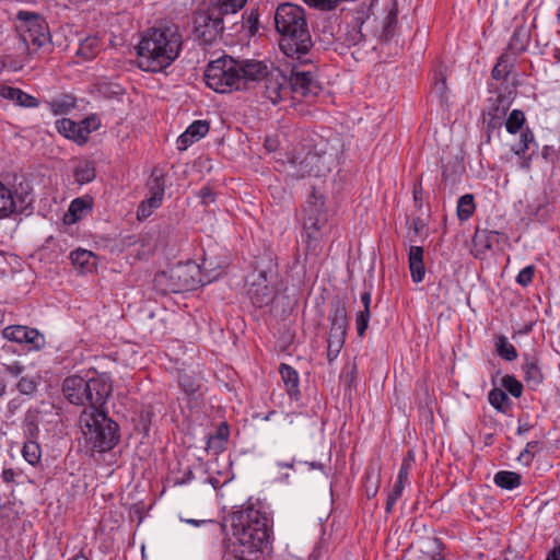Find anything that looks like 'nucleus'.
Returning a JSON list of instances; mask_svg holds the SVG:
<instances>
[{"label":"nucleus","mask_w":560,"mask_h":560,"mask_svg":"<svg viewBox=\"0 0 560 560\" xmlns=\"http://www.w3.org/2000/svg\"><path fill=\"white\" fill-rule=\"evenodd\" d=\"M252 278L247 293L253 305L259 308L269 305L275 299V290L270 285L267 272L259 271Z\"/></svg>","instance_id":"ddd939ff"},{"label":"nucleus","mask_w":560,"mask_h":560,"mask_svg":"<svg viewBox=\"0 0 560 560\" xmlns=\"http://www.w3.org/2000/svg\"><path fill=\"white\" fill-rule=\"evenodd\" d=\"M224 442L219 441L214 436L210 435L207 440V451H211L214 455L222 453L225 450Z\"/></svg>","instance_id":"6e6d98bb"},{"label":"nucleus","mask_w":560,"mask_h":560,"mask_svg":"<svg viewBox=\"0 0 560 560\" xmlns=\"http://www.w3.org/2000/svg\"><path fill=\"white\" fill-rule=\"evenodd\" d=\"M198 275V266L195 264H177L154 276L153 289L164 295L191 290L199 282Z\"/></svg>","instance_id":"0eeeda50"},{"label":"nucleus","mask_w":560,"mask_h":560,"mask_svg":"<svg viewBox=\"0 0 560 560\" xmlns=\"http://www.w3.org/2000/svg\"><path fill=\"white\" fill-rule=\"evenodd\" d=\"M205 80L207 85L218 93L244 89V81L238 75L237 60L229 56L211 61L206 68Z\"/></svg>","instance_id":"423d86ee"},{"label":"nucleus","mask_w":560,"mask_h":560,"mask_svg":"<svg viewBox=\"0 0 560 560\" xmlns=\"http://www.w3.org/2000/svg\"><path fill=\"white\" fill-rule=\"evenodd\" d=\"M153 208H149L148 199L145 201H142L141 205L138 208V219H145L151 214Z\"/></svg>","instance_id":"338daca9"},{"label":"nucleus","mask_w":560,"mask_h":560,"mask_svg":"<svg viewBox=\"0 0 560 560\" xmlns=\"http://www.w3.org/2000/svg\"><path fill=\"white\" fill-rule=\"evenodd\" d=\"M524 362L522 364V371L524 373V381L527 386L535 390L544 382V373L539 363V359L536 355L525 353L523 355Z\"/></svg>","instance_id":"dca6fc26"},{"label":"nucleus","mask_w":560,"mask_h":560,"mask_svg":"<svg viewBox=\"0 0 560 560\" xmlns=\"http://www.w3.org/2000/svg\"><path fill=\"white\" fill-rule=\"evenodd\" d=\"M405 485L406 483H404L401 481H398V480H396V482L394 483L390 492L388 493L387 501H386L385 510H386L387 513H390L393 511L394 505L396 504V501L402 494V491L405 489Z\"/></svg>","instance_id":"a18cd8bd"},{"label":"nucleus","mask_w":560,"mask_h":560,"mask_svg":"<svg viewBox=\"0 0 560 560\" xmlns=\"http://www.w3.org/2000/svg\"><path fill=\"white\" fill-rule=\"evenodd\" d=\"M529 446H538L537 441L528 442L526 448L520 454L518 459L524 460L526 464L530 463L534 458L533 453L529 451Z\"/></svg>","instance_id":"69168bd1"},{"label":"nucleus","mask_w":560,"mask_h":560,"mask_svg":"<svg viewBox=\"0 0 560 560\" xmlns=\"http://www.w3.org/2000/svg\"><path fill=\"white\" fill-rule=\"evenodd\" d=\"M56 127L59 133L78 144H84L92 131V129L85 127V122H75L69 118L57 120Z\"/></svg>","instance_id":"2eb2a0df"},{"label":"nucleus","mask_w":560,"mask_h":560,"mask_svg":"<svg viewBox=\"0 0 560 560\" xmlns=\"http://www.w3.org/2000/svg\"><path fill=\"white\" fill-rule=\"evenodd\" d=\"M511 101L505 95L499 94L493 98H489V105L483 113V124L488 133L500 130L506 119Z\"/></svg>","instance_id":"f8f14e48"},{"label":"nucleus","mask_w":560,"mask_h":560,"mask_svg":"<svg viewBox=\"0 0 560 560\" xmlns=\"http://www.w3.org/2000/svg\"><path fill=\"white\" fill-rule=\"evenodd\" d=\"M225 521L233 536L228 550L235 559L258 560L271 549L272 524L261 506L248 504L233 511Z\"/></svg>","instance_id":"f257e3e1"},{"label":"nucleus","mask_w":560,"mask_h":560,"mask_svg":"<svg viewBox=\"0 0 560 560\" xmlns=\"http://www.w3.org/2000/svg\"><path fill=\"white\" fill-rule=\"evenodd\" d=\"M371 317L370 311H360L357 315V331L360 337H363L368 327L369 320Z\"/></svg>","instance_id":"3c124183"},{"label":"nucleus","mask_w":560,"mask_h":560,"mask_svg":"<svg viewBox=\"0 0 560 560\" xmlns=\"http://www.w3.org/2000/svg\"><path fill=\"white\" fill-rule=\"evenodd\" d=\"M408 262L412 281L416 283L421 282L425 275L423 248L421 246H410Z\"/></svg>","instance_id":"6ab92c4d"},{"label":"nucleus","mask_w":560,"mask_h":560,"mask_svg":"<svg viewBox=\"0 0 560 560\" xmlns=\"http://www.w3.org/2000/svg\"><path fill=\"white\" fill-rule=\"evenodd\" d=\"M501 233L498 231H491V230H481L477 229L472 242L475 246L480 247L483 252L490 250L493 248L495 244H499L500 242Z\"/></svg>","instance_id":"5701e85b"},{"label":"nucleus","mask_w":560,"mask_h":560,"mask_svg":"<svg viewBox=\"0 0 560 560\" xmlns=\"http://www.w3.org/2000/svg\"><path fill=\"white\" fill-rule=\"evenodd\" d=\"M525 121L526 118L524 112L521 109H513L505 119L504 126L509 133L516 135L523 130Z\"/></svg>","instance_id":"72a5a7b5"},{"label":"nucleus","mask_w":560,"mask_h":560,"mask_svg":"<svg viewBox=\"0 0 560 560\" xmlns=\"http://www.w3.org/2000/svg\"><path fill=\"white\" fill-rule=\"evenodd\" d=\"M238 75L244 81V89L248 90L253 82L264 80L270 72L265 62L255 59L237 60Z\"/></svg>","instance_id":"4468645a"},{"label":"nucleus","mask_w":560,"mask_h":560,"mask_svg":"<svg viewBox=\"0 0 560 560\" xmlns=\"http://www.w3.org/2000/svg\"><path fill=\"white\" fill-rule=\"evenodd\" d=\"M62 393L67 400L78 406H89L86 409L104 407L112 393V384L105 375L84 378L71 375L63 380Z\"/></svg>","instance_id":"39448f33"},{"label":"nucleus","mask_w":560,"mask_h":560,"mask_svg":"<svg viewBox=\"0 0 560 560\" xmlns=\"http://www.w3.org/2000/svg\"><path fill=\"white\" fill-rule=\"evenodd\" d=\"M16 472L12 468H5L2 470L1 478L5 483H13L15 481Z\"/></svg>","instance_id":"774afa93"},{"label":"nucleus","mask_w":560,"mask_h":560,"mask_svg":"<svg viewBox=\"0 0 560 560\" xmlns=\"http://www.w3.org/2000/svg\"><path fill=\"white\" fill-rule=\"evenodd\" d=\"M73 176L75 182L80 185L92 182L96 176L94 163L91 161L81 162L75 167Z\"/></svg>","instance_id":"7c9ffc66"},{"label":"nucleus","mask_w":560,"mask_h":560,"mask_svg":"<svg viewBox=\"0 0 560 560\" xmlns=\"http://www.w3.org/2000/svg\"><path fill=\"white\" fill-rule=\"evenodd\" d=\"M380 488V475L373 468L368 469L365 474L364 489L369 499L374 498Z\"/></svg>","instance_id":"4c0bfd02"},{"label":"nucleus","mask_w":560,"mask_h":560,"mask_svg":"<svg viewBox=\"0 0 560 560\" xmlns=\"http://www.w3.org/2000/svg\"><path fill=\"white\" fill-rule=\"evenodd\" d=\"M305 3H307L311 7L322 9V10H334L337 4L338 0H303Z\"/></svg>","instance_id":"5fc2aeb1"},{"label":"nucleus","mask_w":560,"mask_h":560,"mask_svg":"<svg viewBox=\"0 0 560 560\" xmlns=\"http://www.w3.org/2000/svg\"><path fill=\"white\" fill-rule=\"evenodd\" d=\"M324 233L315 232V231H305L302 232V242L305 244L304 249V260L305 261H314L319 257L324 247Z\"/></svg>","instance_id":"f3484780"},{"label":"nucleus","mask_w":560,"mask_h":560,"mask_svg":"<svg viewBox=\"0 0 560 560\" xmlns=\"http://www.w3.org/2000/svg\"><path fill=\"white\" fill-rule=\"evenodd\" d=\"M24 435L26 440H35L37 441L39 429L38 425L33 421L26 419L24 422Z\"/></svg>","instance_id":"864d4df0"},{"label":"nucleus","mask_w":560,"mask_h":560,"mask_svg":"<svg viewBox=\"0 0 560 560\" xmlns=\"http://www.w3.org/2000/svg\"><path fill=\"white\" fill-rule=\"evenodd\" d=\"M184 38L177 25L151 27L137 45L138 66L148 72H161L180 55Z\"/></svg>","instance_id":"7ed1b4c3"},{"label":"nucleus","mask_w":560,"mask_h":560,"mask_svg":"<svg viewBox=\"0 0 560 560\" xmlns=\"http://www.w3.org/2000/svg\"><path fill=\"white\" fill-rule=\"evenodd\" d=\"M22 455L24 459L32 466H36L39 464L42 459V448L37 441L35 440H25Z\"/></svg>","instance_id":"2f4dec72"},{"label":"nucleus","mask_w":560,"mask_h":560,"mask_svg":"<svg viewBox=\"0 0 560 560\" xmlns=\"http://www.w3.org/2000/svg\"><path fill=\"white\" fill-rule=\"evenodd\" d=\"M243 28L247 35L253 37L259 30V14L257 10H252L246 16L243 15Z\"/></svg>","instance_id":"79ce46f5"},{"label":"nucleus","mask_w":560,"mask_h":560,"mask_svg":"<svg viewBox=\"0 0 560 560\" xmlns=\"http://www.w3.org/2000/svg\"><path fill=\"white\" fill-rule=\"evenodd\" d=\"M415 463V455L411 451L407 453V455L402 458L401 466L398 472L397 480L401 481L404 483L407 482L409 472L412 468V465Z\"/></svg>","instance_id":"49530a36"},{"label":"nucleus","mask_w":560,"mask_h":560,"mask_svg":"<svg viewBox=\"0 0 560 560\" xmlns=\"http://www.w3.org/2000/svg\"><path fill=\"white\" fill-rule=\"evenodd\" d=\"M488 399L490 405L499 412L506 413L511 408V400L506 393L500 388H492L489 392Z\"/></svg>","instance_id":"c85d7f7f"},{"label":"nucleus","mask_w":560,"mask_h":560,"mask_svg":"<svg viewBox=\"0 0 560 560\" xmlns=\"http://www.w3.org/2000/svg\"><path fill=\"white\" fill-rule=\"evenodd\" d=\"M275 25L280 35L281 51L303 65L312 62L310 52L314 42L304 9L290 2L279 4L275 12Z\"/></svg>","instance_id":"f03ea898"},{"label":"nucleus","mask_w":560,"mask_h":560,"mask_svg":"<svg viewBox=\"0 0 560 560\" xmlns=\"http://www.w3.org/2000/svg\"><path fill=\"white\" fill-rule=\"evenodd\" d=\"M396 24H397L396 14H389L385 20L383 33H382V36L386 40H388L389 38L393 37Z\"/></svg>","instance_id":"603ef678"},{"label":"nucleus","mask_w":560,"mask_h":560,"mask_svg":"<svg viewBox=\"0 0 560 560\" xmlns=\"http://www.w3.org/2000/svg\"><path fill=\"white\" fill-rule=\"evenodd\" d=\"M475 211V202L474 196L470 194H466L462 196L458 200L457 205V215L459 220L469 219Z\"/></svg>","instance_id":"c9c22d12"},{"label":"nucleus","mask_w":560,"mask_h":560,"mask_svg":"<svg viewBox=\"0 0 560 560\" xmlns=\"http://www.w3.org/2000/svg\"><path fill=\"white\" fill-rule=\"evenodd\" d=\"M532 145L537 148L535 136L530 128L526 127L525 129L522 130L518 142L512 148L514 154L524 159L525 167H528L529 162L533 158V153L526 156V152L530 149Z\"/></svg>","instance_id":"412c9836"},{"label":"nucleus","mask_w":560,"mask_h":560,"mask_svg":"<svg viewBox=\"0 0 560 560\" xmlns=\"http://www.w3.org/2000/svg\"><path fill=\"white\" fill-rule=\"evenodd\" d=\"M324 205V197L313 189L304 207V217H328Z\"/></svg>","instance_id":"a878e982"},{"label":"nucleus","mask_w":560,"mask_h":560,"mask_svg":"<svg viewBox=\"0 0 560 560\" xmlns=\"http://www.w3.org/2000/svg\"><path fill=\"white\" fill-rule=\"evenodd\" d=\"M229 435H230L229 427L225 422H223L218 427L217 432L212 436H214L215 439H218L221 442L226 443Z\"/></svg>","instance_id":"e2e57ef3"},{"label":"nucleus","mask_w":560,"mask_h":560,"mask_svg":"<svg viewBox=\"0 0 560 560\" xmlns=\"http://www.w3.org/2000/svg\"><path fill=\"white\" fill-rule=\"evenodd\" d=\"M80 428L85 445L93 452L112 451L120 440L119 425L107 416L103 407L84 409L80 416Z\"/></svg>","instance_id":"20e7f679"},{"label":"nucleus","mask_w":560,"mask_h":560,"mask_svg":"<svg viewBox=\"0 0 560 560\" xmlns=\"http://www.w3.org/2000/svg\"><path fill=\"white\" fill-rule=\"evenodd\" d=\"M329 322L347 330L348 316L347 308L343 304L338 302L336 305H334L331 314L329 315Z\"/></svg>","instance_id":"58836bf2"},{"label":"nucleus","mask_w":560,"mask_h":560,"mask_svg":"<svg viewBox=\"0 0 560 560\" xmlns=\"http://www.w3.org/2000/svg\"><path fill=\"white\" fill-rule=\"evenodd\" d=\"M165 189V180L162 175L153 176L150 183L151 197L148 199L149 208L160 207Z\"/></svg>","instance_id":"cd10ccee"},{"label":"nucleus","mask_w":560,"mask_h":560,"mask_svg":"<svg viewBox=\"0 0 560 560\" xmlns=\"http://www.w3.org/2000/svg\"><path fill=\"white\" fill-rule=\"evenodd\" d=\"M495 351L499 357L506 361H514L517 358V351L515 347L509 342L508 338L503 335L497 337Z\"/></svg>","instance_id":"473e14b6"},{"label":"nucleus","mask_w":560,"mask_h":560,"mask_svg":"<svg viewBox=\"0 0 560 560\" xmlns=\"http://www.w3.org/2000/svg\"><path fill=\"white\" fill-rule=\"evenodd\" d=\"M93 198L91 196H83L75 198L71 201L68 212L65 215V221L73 224L81 220L89 211L92 210Z\"/></svg>","instance_id":"a211bd4d"},{"label":"nucleus","mask_w":560,"mask_h":560,"mask_svg":"<svg viewBox=\"0 0 560 560\" xmlns=\"http://www.w3.org/2000/svg\"><path fill=\"white\" fill-rule=\"evenodd\" d=\"M23 343H30L38 350L44 347L45 339L37 329L27 327V334L24 336Z\"/></svg>","instance_id":"de8ad7c7"},{"label":"nucleus","mask_w":560,"mask_h":560,"mask_svg":"<svg viewBox=\"0 0 560 560\" xmlns=\"http://www.w3.org/2000/svg\"><path fill=\"white\" fill-rule=\"evenodd\" d=\"M303 230L322 232L324 234H327L328 217H320V218L304 217Z\"/></svg>","instance_id":"e433bc0d"},{"label":"nucleus","mask_w":560,"mask_h":560,"mask_svg":"<svg viewBox=\"0 0 560 560\" xmlns=\"http://www.w3.org/2000/svg\"><path fill=\"white\" fill-rule=\"evenodd\" d=\"M210 126L206 120H196L187 129L190 139L198 141L209 132Z\"/></svg>","instance_id":"37998d69"},{"label":"nucleus","mask_w":560,"mask_h":560,"mask_svg":"<svg viewBox=\"0 0 560 560\" xmlns=\"http://www.w3.org/2000/svg\"><path fill=\"white\" fill-rule=\"evenodd\" d=\"M4 371L11 376L19 377L25 371V366L22 365L19 361H13L9 364H3Z\"/></svg>","instance_id":"13d9d810"},{"label":"nucleus","mask_w":560,"mask_h":560,"mask_svg":"<svg viewBox=\"0 0 560 560\" xmlns=\"http://www.w3.org/2000/svg\"><path fill=\"white\" fill-rule=\"evenodd\" d=\"M224 18H222L209 4L206 10L196 12L194 24L195 34L203 44H212L224 30Z\"/></svg>","instance_id":"6e6552de"},{"label":"nucleus","mask_w":560,"mask_h":560,"mask_svg":"<svg viewBox=\"0 0 560 560\" xmlns=\"http://www.w3.org/2000/svg\"><path fill=\"white\" fill-rule=\"evenodd\" d=\"M279 373L290 397L298 398V395L300 393L298 372L292 366L281 363L279 368Z\"/></svg>","instance_id":"4be33fe9"},{"label":"nucleus","mask_w":560,"mask_h":560,"mask_svg":"<svg viewBox=\"0 0 560 560\" xmlns=\"http://www.w3.org/2000/svg\"><path fill=\"white\" fill-rule=\"evenodd\" d=\"M16 211V201L10 188L0 182V219L8 218Z\"/></svg>","instance_id":"393cba45"},{"label":"nucleus","mask_w":560,"mask_h":560,"mask_svg":"<svg viewBox=\"0 0 560 560\" xmlns=\"http://www.w3.org/2000/svg\"><path fill=\"white\" fill-rule=\"evenodd\" d=\"M511 65L508 63L505 58L501 56L492 69V78L495 80L506 79L510 73Z\"/></svg>","instance_id":"09e8293b"},{"label":"nucleus","mask_w":560,"mask_h":560,"mask_svg":"<svg viewBox=\"0 0 560 560\" xmlns=\"http://www.w3.org/2000/svg\"><path fill=\"white\" fill-rule=\"evenodd\" d=\"M535 271H536V268L534 265H529V266H526L525 268H523L516 277L517 284H520L524 288L529 285L533 282Z\"/></svg>","instance_id":"8fccbe9b"},{"label":"nucleus","mask_w":560,"mask_h":560,"mask_svg":"<svg viewBox=\"0 0 560 560\" xmlns=\"http://www.w3.org/2000/svg\"><path fill=\"white\" fill-rule=\"evenodd\" d=\"M194 142H196L195 140L190 139L189 135L187 133V131H185L184 133H182L178 138H177V148L178 150L180 151H184L186 150L190 144H192Z\"/></svg>","instance_id":"0e129e2a"},{"label":"nucleus","mask_w":560,"mask_h":560,"mask_svg":"<svg viewBox=\"0 0 560 560\" xmlns=\"http://www.w3.org/2000/svg\"><path fill=\"white\" fill-rule=\"evenodd\" d=\"M290 95L293 100L311 103L322 92L320 83L312 71L293 68L289 78Z\"/></svg>","instance_id":"1a4fd4ad"},{"label":"nucleus","mask_w":560,"mask_h":560,"mask_svg":"<svg viewBox=\"0 0 560 560\" xmlns=\"http://www.w3.org/2000/svg\"><path fill=\"white\" fill-rule=\"evenodd\" d=\"M16 389L22 395L31 396L37 390V382L33 376H21L16 383Z\"/></svg>","instance_id":"c03bdc74"},{"label":"nucleus","mask_w":560,"mask_h":560,"mask_svg":"<svg viewBox=\"0 0 560 560\" xmlns=\"http://www.w3.org/2000/svg\"><path fill=\"white\" fill-rule=\"evenodd\" d=\"M346 337L328 335L327 348L341 351Z\"/></svg>","instance_id":"680f3d73"},{"label":"nucleus","mask_w":560,"mask_h":560,"mask_svg":"<svg viewBox=\"0 0 560 560\" xmlns=\"http://www.w3.org/2000/svg\"><path fill=\"white\" fill-rule=\"evenodd\" d=\"M520 36L521 31H515L510 42V48L515 52H522L525 50V43L520 40Z\"/></svg>","instance_id":"052dcab7"},{"label":"nucleus","mask_w":560,"mask_h":560,"mask_svg":"<svg viewBox=\"0 0 560 560\" xmlns=\"http://www.w3.org/2000/svg\"><path fill=\"white\" fill-rule=\"evenodd\" d=\"M70 259L80 269L90 270L95 266L96 256L90 250L79 248L71 252Z\"/></svg>","instance_id":"bb28decb"},{"label":"nucleus","mask_w":560,"mask_h":560,"mask_svg":"<svg viewBox=\"0 0 560 560\" xmlns=\"http://www.w3.org/2000/svg\"><path fill=\"white\" fill-rule=\"evenodd\" d=\"M19 20L26 22V30L22 31V39L28 45L32 44L36 48H40L48 39V32L46 23L40 20L35 13L27 11H20L18 14Z\"/></svg>","instance_id":"9d476101"},{"label":"nucleus","mask_w":560,"mask_h":560,"mask_svg":"<svg viewBox=\"0 0 560 560\" xmlns=\"http://www.w3.org/2000/svg\"><path fill=\"white\" fill-rule=\"evenodd\" d=\"M246 3L247 0H209V5L222 18L237 13Z\"/></svg>","instance_id":"b1692460"},{"label":"nucleus","mask_w":560,"mask_h":560,"mask_svg":"<svg viewBox=\"0 0 560 560\" xmlns=\"http://www.w3.org/2000/svg\"><path fill=\"white\" fill-rule=\"evenodd\" d=\"M98 49H100L98 38L90 36L81 42L80 47L77 50V55L89 60V59L94 58V56L96 55Z\"/></svg>","instance_id":"f704fd0d"},{"label":"nucleus","mask_w":560,"mask_h":560,"mask_svg":"<svg viewBox=\"0 0 560 560\" xmlns=\"http://www.w3.org/2000/svg\"><path fill=\"white\" fill-rule=\"evenodd\" d=\"M26 334L27 327L21 325H11L2 330L3 338L18 343H23V339Z\"/></svg>","instance_id":"ea45409f"},{"label":"nucleus","mask_w":560,"mask_h":560,"mask_svg":"<svg viewBox=\"0 0 560 560\" xmlns=\"http://www.w3.org/2000/svg\"><path fill=\"white\" fill-rule=\"evenodd\" d=\"M501 384L513 397L520 398L523 394V384L513 375H504Z\"/></svg>","instance_id":"a19ab883"},{"label":"nucleus","mask_w":560,"mask_h":560,"mask_svg":"<svg viewBox=\"0 0 560 560\" xmlns=\"http://www.w3.org/2000/svg\"><path fill=\"white\" fill-rule=\"evenodd\" d=\"M262 96L273 105L290 96L289 78L279 69L271 70L264 79Z\"/></svg>","instance_id":"9b49d317"},{"label":"nucleus","mask_w":560,"mask_h":560,"mask_svg":"<svg viewBox=\"0 0 560 560\" xmlns=\"http://www.w3.org/2000/svg\"><path fill=\"white\" fill-rule=\"evenodd\" d=\"M74 106L73 103H68L66 101H52L50 103V107H51V110L55 113V114H63V113H67L68 110H70L72 107Z\"/></svg>","instance_id":"bf43d9fd"},{"label":"nucleus","mask_w":560,"mask_h":560,"mask_svg":"<svg viewBox=\"0 0 560 560\" xmlns=\"http://www.w3.org/2000/svg\"><path fill=\"white\" fill-rule=\"evenodd\" d=\"M459 180V175L456 170H450L447 166L442 171V182L445 185L454 186Z\"/></svg>","instance_id":"4d7b16f0"},{"label":"nucleus","mask_w":560,"mask_h":560,"mask_svg":"<svg viewBox=\"0 0 560 560\" xmlns=\"http://www.w3.org/2000/svg\"><path fill=\"white\" fill-rule=\"evenodd\" d=\"M494 483L502 489L512 490L521 485V475L501 470L494 475Z\"/></svg>","instance_id":"c756f323"},{"label":"nucleus","mask_w":560,"mask_h":560,"mask_svg":"<svg viewBox=\"0 0 560 560\" xmlns=\"http://www.w3.org/2000/svg\"><path fill=\"white\" fill-rule=\"evenodd\" d=\"M0 96L13 101L15 104L23 107H36L38 105L37 100L23 92L18 88H12L8 85L0 86Z\"/></svg>","instance_id":"aec40b11"}]
</instances>
